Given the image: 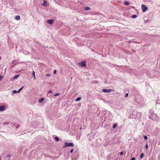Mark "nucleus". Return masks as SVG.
Here are the masks:
<instances>
[{
    "mask_svg": "<svg viewBox=\"0 0 160 160\" xmlns=\"http://www.w3.org/2000/svg\"><path fill=\"white\" fill-rule=\"evenodd\" d=\"M146 148L147 149H148V145L147 144H146Z\"/></svg>",
    "mask_w": 160,
    "mask_h": 160,
    "instance_id": "c756f323",
    "label": "nucleus"
},
{
    "mask_svg": "<svg viewBox=\"0 0 160 160\" xmlns=\"http://www.w3.org/2000/svg\"><path fill=\"white\" fill-rule=\"evenodd\" d=\"M82 67H84L86 66V62L85 61H82L78 63Z\"/></svg>",
    "mask_w": 160,
    "mask_h": 160,
    "instance_id": "f03ea898",
    "label": "nucleus"
},
{
    "mask_svg": "<svg viewBox=\"0 0 160 160\" xmlns=\"http://www.w3.org/2000/svg\"><path fill=\"white\" fill-rule=\"evenodd\" d=\"M48 92V93H52V91L51 90H49Z\"/></svg>",
    "mask_w": 160,
    "mask_h": 160,
    "instance_id": "c85d7f7f",
    "label": "nucleus"
},
{
    "mask_svg": "<svg viewBox=\"0 0 160 160\" xmlns=\"http://www.w3.org/2000/svg\"><path fill=\"white\" fill-rule=\"evenodd\" d=\"M64 144H66V146L67 147H73L74 146V144L72 142L68 143L65 142Z\"/></svg>",
    "mask_w": 160,
    "mask_h": 160,
    "instance_id": "7ed1b4c3",
    "label": "nucleus"
},
{
    "mask_svg": "<svg viewBox=\"0 0 160 160\" xmlns=\"http://www.w3.org/2000/svg\"><path fill=\"white\" fill-rule=\"evenodd\" d=\"M136 159L134 157H133L131 159V160H135Z\"/></svg>",
    "mask_w": 160,
    "mask_h": 160,
    "instance_id": "a878e982",
    "label": "nucleus"
},
{
    "mask_svg": "<svg viewBox=\"0 0 160 160\" xmlns=\"http://www.w3.org/2000/svg\"><path fill=\"white\" fill-rule=\"evenodd\" d=\"M17 90H14L13 91V93H17Z\"/></svg>",
    "mask_w": 160,
    "mask_h": 160,
    "instance_id": "aec40b11",
    "label": "nucleus"
},
{
    "mask_svg": "<svg viewBox=\"0 0 160 160\" xmlns=\"http://www.w3.org/2000/svg\"><path fill=\"white\" fill-rule=\"evenodd\" d=\"M73 149H72L71 150L70 152L71 153H72L73 152Z\"/></svg>",
    "mask_w": 160,
    "mask_h": 160,
    "instance_id": "b1692460",
    "label": "nucleus"
},
{
    "mask_svg": "<svg viewBox=\"0 0 160 160\" xmlns=\"http://www.w3.org/2000/svg\"><path fill=\"white\" fill-rule=\"evenodd\" d=\"M32 75L34 77V79H36V77L35 76V72L34 71H33L32 72Z\"/></svg>",
    "mask_w": 160,
    "mask_h": 160,
    "instance_id": "ddd939ff",
    "label": "nucleus"
},
{
    "mask_svg": "<svg viewBox=\"0 0 160 160\" xmlns=\"http://www.w3.org/2000/svg\"><path fill=\"white\" fill-rule=\"evenodd\" d=\"M19 76V75L18 74V75H15L13 77V79H17L18 77Z\"/></svg>",
    "mask_w": 160,
    "mask_h": 160,
    "instance_id": "f8f14e48",
    "label": "nucleus"
},
{
    "mask_svg": "<svg viewBox=\"0 0 160 160\" xmlns=\"http://www.w3.org/2000/svg\"><path fill=\"white\" fill-rule=\"evenodd\" d=\"M132 17L133 18H136V16L135 15H133Z\"/></svg>",
    "mask_w": 160,
    "mask_h": 160,
    "instance_id": "4be33fe9",
    "label": "nucleus"
},
{
    "mask_svg": "<svg viewBox=\"0 0 160 160\" xmlns=\"http://www.w3.org/2000/svg\"><path fill=\"white\" fill-rule=\"evenodd\" d=\"M3 78V76L2 75H0V80L2 79Z\"/></svg>",
    "mask_w": 160,
    "mask_h": 160,
    "instance_id": "5701e85b",
    "label": "nucleus"
},
{
    "mask_svg": "<svg viewBox=\"0 0 160 160\" xmlns=\"http://www.w3.org/2000/svg\"><path fill=\"white\" fill-rule=\"evenodd\" d=\"M67 147V146H66V144H64V145L62 147V148H64Z\"/></svg>",
    "mask_w": 160,
    "mask_h": 160,
    "instance_id": "7c9ffc66",
    "label": "nucleus"
},
{
    "mask_svg": "<svg viewBox=\"0 0 160 160\" xmlns=\"http://www.w3.org/2000/svg\"><path fill=\"white\" fill-rule=\"evenodd\" d=\"M5 109V106H0V111L4 110Z\"/></svg>",
    "mask_w": 160,
    "mask_h": 160,
    "instance_id": "39448f33",
    "label": "nucleus"
},
{
    "mask_svg": "<svg viewBox=\"0 0 160 160\" xmlns=\"http://www.w3.org/2000/svg\"><path fill=\"white\" fill-rule=\"evenodd\" d=\"M102 91L104 92H110V89H102Z\"/></svg>",
    "mask_w": 160,
    "mask_h": 160,
    "instance_id": "423d86ee",
    "label": "nucleus"
},
{
    "mask_svg": "<svg viewBox=\"0 0 160 160\" xmlns=\"http://www.w3.org/2000/svg\"><path fill=\"white\" fill-rule=\"evenodd\" d=\"M46 76H48H48H50V74H47L46 75Z\"/></svg>",
    "mask_w": 160,
    "mask_h": 160,
    "instance_id": "2f4dec72",
    "label": "nucleus"
},
{
    "mask_svg": "<svg viewBox=\"0 0 160 160\" xmlns=\"http://www.w3.org/2000/svg\"><path fill=\"white\" fill-rule=\"evenodd\" d=\"M90 8L88 7H85L84 9V10H90Z\"/></svg>",
    "mask_w": 160,
    "mask_h": 160,
    "instance_id": "0eeeda50",
    "label": "nucleus"
},
{
    "mask_svg": "<svg viewBox=\"0 0 160 160\" xmlns=\"http://www.w3.org/2000/svg\"><path fill=\"white\" fill-rule=\"evenodd\" d=\"M55 139L57 141H59V138L58 137H55Z\"/></svg>",
    "mask_w": 160,
    "mask_h": 160,
    "instance_id": "4468645a",
    "label": "nucleus"
},
{
    "mask_svg": "<svg viewBox=\"0 0 160 160\" xmlns=\"http://www.w3.org/2000/svg\"><path fill=\"white\" fill-rule=\"evenodd\" d=\"M7 156L9 157V155H8Z\"/></svg>",
    "mask_w": 160,
    "mask_h": 160,
    "instance_id": "72a5a7b5",
    "label": "nucleus"
},
{
    "mask_svg": "<svg viewBox=\"0 0 160 160\" xmlns=\"http://www.w3.org/2000/svg\"><path fill=\"white\" fill-rule=\"evenodd\" d=\"M81 99V97H78L75 100V101L76 102L80 100Z\"/></svg>",
    "mask_w": 160,
    "mask_h": 160,
    "instance_id": "9b49d317",
    "label": "nucleus"
},
{
    "mask_svg": "<svg viewBox=\"0 0 160 160\" xmlns=\"http://www.w3.org/2000/svg\"><path fill=\"white\" fill-rule=\"evenodd\" d=\"M128 93H126V95H125V97L126 98L127 97H128Z\"/></svg>",
    "mask_w": 160,
    "mask_h": 160,
    "instance_id": "393cba45",
    "label": "nucleus"
},
{
    "mask_svg": "<svg viewBox=\"0 0 160 160\" xmlns=\"http://www.w3.org/2000/svg\"><path fill=\"white\" fill-rule=\"evenodd\" d=\"M112 90L111 89L110 92H112Z\"/></svg>",
    "mask_w": 160,
    "mask_h": 160,
    "instance_id": "473e14b6",
    "label": "nucleus"
},
{
    "mask_svg": "<svg viewBox=\"0 0 160 160\" xmlns=\"http://www.w3.org/2000/svg\"><path fill=\"white\" fill-rule=\"evenodd\" d=\"M117 126V124H114L113 126V128H116Z\"/></svg>",
    "mask_w": 160,
    "mask_h": 160,
    "instance_id": "412c9836",
    "label": "nucleus"
},
{
    "mask_svg": "<svg viewBox=\"0 0 160 160\" xmlns=\"http://www.w3.org/2000/svg\"><path fill=\"white\" fill-rule=\"evenodd\" d=\"M46 3H47V1L45 0H44L43 1V2L42 4V5L44 6L45 5V4H46Z\"/></svg>",
    "mask_w": 160,
    "mask_h": 160,
    "instance_id": "f3484780",
    "label": "nucleus"
},
{
    "mask_svg": "<svg viewBox=\"0 0 160 160\" xmlns=\"http://www.w3.org/2000/svg\"><path fill=\"white\" fill-rule=\"evenodd\" d=\"M48 23L52 25L53 23V19H47L46 21Z\"/></svg>",
    "mask_w": 160,
    "mask_h": 160,
    "instance_id": "20e7f679",
    "label": "nucleus"
},
{
    "mask_svg": "<svg viewBox=\"0 0 160 160\" xmlns=\"http://www.w3.org/2000/svg\"><path fill=\"white\" fill-rule=\"evenodd\" d=\"M144 154L143 153H142L140 156V158L142 159L144 156Z\"/></svg>",
    "mask_w": 160,
    "mask_h": 160,
    "instance_id": "dca6fc26",
    "label": "nucleus"
},
{
    "mask_svg": "<svg viewBox=\"0 0 160 160\" xmlns=\"http://www.w3.org/2000/svg\"><path fill=\"white\" fill-rule=\"evenodd\" d=\"M24 87V86H22L21 88L19 89L17 91V93H18L20 92L22 89Z\"/></svg>",
    "mask_w": 160,
    "mask_h": 160,
    "instance_id": "9d476101",
    "label": "nucleus"
},
{
    "mask_svg": "<svg viewBox=\"0 0 160 160\" xmlns=\"http://www.w3.org/2000/svg\"><path fill=\"white\" fill-rule=\"evenodd\" d=\"M123 152H120V155H123Z\"/></svg>",
    "mask_w": 160,
    "mask_h": 160,
    "instance_id": "bb28decb",
    "label": "nucleus"
},
{
    "mask_svg": "<svg viewBox=\"0 0 160 160\" xmlns=\"http://www.w3.org/2000/svg\"><path fill=\"white\" fill-rule=\"evenodd\" d=\"M56 70H54L53 71V73L54 74H55L56 73Z\"/></svg>",
    "mask_w": 160,
    "mask_h": 160,
    "instance_id": "cd10ccee",
    "label": "nucleus"
},
{
    "mask_svg": "<svg viewBox=\"0 0 160 160\" xmlns=\"http://www.w3.org/2000/svg\"><path fill=\"white\" fill-rule=\"evenodd\" d=\"M142 9L143 12H145L148 10L147 7L145 5L142 4L141 5Z\"/></svg>",
    "mask_w": 160,
    "mask_h": 160,
    "instance_id": "f257e3e1",
    "label": "nucleus"
},
{
    "mask_svg": "<svg viewBox=\"0 0 160 160\" xmlns=\"http://www.w3.org/2000/svg\"><path fill=\"white\" fill-rule=\"evenodd\" d=\"M129 3L127 1H126L124 2V4L125 5H129Z\"/></svg>",
    "mask_w": 160,
    "mask_h": 160,
    "instance_id": "2eb2a0df",
    "label": "nucleus"
},
{
    "mask_svg": "<svg viewBox=\"0 0 160 160\" xmlns=\"http://www.w3.org/2000/svg\"><path fill=\"white\" fill-rule=\"evenodd\" d=\"M20 18V17L19 15H17L15 17V19L17 20H19Z\"/></svg>",
    "mask_w": 160,
    "mask_h": 160,
    "instance_id": "6e6552de",
    "label": "nucleus"
},
{
    "mask_svg": "<svg viewBox=\"0 0 160 160\" xmlns=\"http://www.w3.org/2000/svg\"><path fill=\"white\" fill-rule=\"evenodd\" d=\"M144 138L145 140H147L148 139V137L146 135H144Z\"/></svg>",
    "mask_w": 160,
    "mask_h": 160,
    "instance_id": "a211bd4d",
    "label": "nucleus"
},
{
    "mask_svg": "<svg viewBox=\"0 0 160 160\" xmlns=\"http://www.w3.org/2000/svg\"><path fill=\"white\" fill-rule=\"evenodd\" d=\"M44 100V98H40L39 100H38V102H39L40 103H42V102Z\"/></svg>",
    "mask_w": 160,
    "mask_h": 160,
    "instance_id": "1a4fd4ad",
    "label": "nucleus"
},
{
    "mask_svg": "<svg viewBox=\"0 0 160 160\" xmlns=\"http://www.w3.org/2000/svg\"><path fill=\"white\" fill-rule=\"evenodd\" d=\"M60 95V93H55V95H54V96H58V95Z\"/></svg>",
    "mask_w": 160,
    "mask_h": 160,
    "instance_id": "6ab92c4d",
    "label": "nucleus"
}]
</instances>
